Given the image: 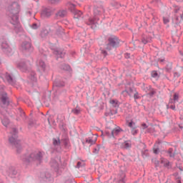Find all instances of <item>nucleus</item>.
<instances>
[{"label":"nucleus","mask_w":183,"mask_h":183,"mask_svg":"<svg viewBox=\"0 0 183 183\" xmlns=\"http://www.w3.org/2000/svg\"><path fill=\"white\" fill-rule=\"evenodd\" d=\"M19 5L18 3L14 2L8 8L7 14L9 17L10 23L14 25V28H17L19 24Z\"/></svg>","instance_id":"1"},{"label":"nucleus","mask_w":183,"mask_h":183,"mask_svg":"<svg viewBox=\"0 0 183 183\" xmlns=\"http://www.w3.org/2000/svg\"><path fill=\"white\" fill-rule=\"evenodd\" d=\"M21 159L25 164H29V162H38L41 164L42 159H44V154L41 152L34 151L28 155L24 154L21 156Z\"/></svg>","instance_id":"2"},{"label":"nucleus","mask_w":183,"mask_h":183,"mask_svg":"<svg viewBox=\"0 0 183 183\" xmlns=\"http://www.w3.org/2000/svg\"><path fill=\"white\" fill-rule=\"evenodd\" d=\"M104 12H105L104 7L102 6H95L94 8V19L89 18L88 21H86V25H90L92 29H96L97 24H98V21H99V18L98 16L102 15Z\"/></svg>","instance_id":"3"},{"label":"nucleus","mask_w":183,"mask_h":183,"mask_svg":"<svg viewBox=\"0 0 183 183\" xmlns=\"http://www.w3.org/2000/svg\"><path fill=\"white\" fill-rule=\"evenodd\" d=\"M10 134L11 136L9 137V142L16 148L17 154H21L22 147L21 146V141L18 140V129L13 128Z\"/></svg>","instance_id":"4"},{"label":"nucleus","mask_w":183,"mask_h":183,"mask_svg":"<svg viewBox=\"0 0 183 183\" xmlns=\"http://www.w3.org/2000/svg\"><path fill=\"white\" fill-rule=\"evenodd\" d=\"M119 39L116 36L109 37L106 49H107V51H111V49L118 48V46H119Z\"/></svg>","instance_id":"5"},{"label":"nucleus","mask_w":183,"mask_h":183,"mask_svg":"<svg viewBox=\"0 0 183 183\" xmlns=\"http://www.w3.org/2000/svg\"><path fill=\"white\" fill-rule=\"evenodd\" d=\"M20 51H21L22 54L24 55H30L34 52V46H32L31 42L24 41L21 44Z\"/></svg>","instance_id":"6"},{"label":"nucleus","mask_w":183,"mask_h":183,"mask_svg":"<svg viewBox=\"0 0 183 183\" xmlns=\"http://www.w3.org/2000/svg\"><path fill=\"white\" fill-rule=\"evenodd\" d=\"M122 129L121 127H117L115 129H112L111 127H107L105 132H104V135L106 137H108V138H115L117 137V135H119L121 132H122Z\"/></svg>","instance_id":"7"},{"label":"nucleus","mask_w":183,"mask_h":183,"mask_svg":"<svg viewBox=\"0 0 183 183\" xmlns=\"http://www.w3.org/2000/svg\"><path fill=\"white\" fill-rule=\"evenodd\" d=\"M55 11H56L55 8L46 7L41 10V18H49L50 16H52V15H54Z\"/></svg>","instance_id":"8"},{"label":"nucleus","mask_w":183,"mask_h":183,"mask_svg":"<svg viewBox=\"0 0 183 183\" xmlns=\"http://www.w3.org/2000/svg\"><path fill=\"white\" fill-rule=\"evenodd\" d=\"M1 49L6 55H8V56H11V55L14 54V51L11 47H9V44L6 41H4L1 44Z\"/></svg>","instance_id":"9"},{"label":"nucleus","mask_w":183,"mask_h":183,"mask_svg":"<svg viewBox=\"0 0 183 183\" xmlns=\"http://www.w3.org/2000/svg\"><path fill=\"white\" fill-rule=\"evenodd\" d=\"M17 68L20 69L21 72H25L27 74L28 72H31V67L26 65V62L25 61H20L16 65Z\"/></svg>","instance_id":"10"},{"label":"nucleus","mask_w":183,"mask_h":183,"mask_svg":"<svg viewBox=\"0 0 183 183\" xmlns=\"http://www.w3.org/2000/svg\"><path fill=\"white\" fill-rule=\"evenodd\" d=\"M71 12H72V14H74V18L75 19H79V18H81L82 16V11L77 10L76 9H75V5L72 4L71 6Z\"/></svg>","instance_id":"11"},{"label":"nucleus","mask_w":183,"mask_h":183,"mask_svg":"<svg viewBox=\"0 0 183 183\" xmlns=\"http://www.w3.org/2000/svg\"><path fill=\"white\" fill-rule=\"evenodd\" d=\"M40 178L44 183L51 182V174L49 172H41L40 174Z\"/></svg>","instance_id":"12"},{"label":"nucleus","mask_w":183,"mask_h":183,"mask_svg":"<svg viewBox=\"0 0 183 183\" xmlns=\"http://www.w3.org/2000/svg\"><path fill=\"white\" fill-rule=\"evenodd\" d=\"M1 97L0 99L3 104V105H9V97H8V94L5 92H2L0 93Z\"/></svg>","instance_id":"13"},{"label":"nucleus","mask_w":183,"mask_h":183,"mask_svg":"<svg viewBox=\"0 0 183 183\" xmlns=\"http://www.w3.org/2000/svg\"><path fill=\"white\" fill-rule=\"evenodd\" d=\"M7 172L10 178H16V175H18V171H16V169L14 167H9Z\"/></svg>","instance_id":"14"},{"label":"nucleus","mask_w":183,"mask_h":183,"mask_svg":"<svg viewBox=\"0 0 183 183\" xmlns=\"http://www.w3.org/2000/svg\"><path fill=\"white\" fill-rule=\"evenodd\" d=\"M142 42L144 45L152 42V36L149 34H144L142 37Z\"/></svg>","instance_id":"15"},{"label":"nucleus","mask_w":183,"mask_h":183,"mask_svg":"<svg viewBox=\"0 0 183 183\" xmlns=\"http://www.w3.org/2000/svg\"><path fill=\"white\" fill-rule=\"evenodd\" d=\"M65 86V82L59 79L54 80L53 83L54 88H64Z\"/></svg>","instance_id":"16"},{"label":"nucleus","mask_w":183,"mask_h":183,"mask_svg":"<svg viewBox=\"0 0 183 183\" xmlns=\"http://www.w3.org/2000/svg\"><path fill=\"white\" fill-rule=\"evenodd\" d=\"M50 167L53 168L56 172H58V169H59V164H58V162L54 159H51L50 161Z\"/></svg>","instance_id":"17"},{"label":"nucleus","mask_w":183,"mask_h":183,"mask_svg":"<svg viewBox=\"0 0 183 183\" xmlns=\"http://www.w3.org/2000/svg\"><path fill=\"white\" fill-rule=\"evenodd\" d=\"M54 55H56V59H58V58H64V56H65L66 52L61 49H56L54 51Z\"/></svg>","instance_id":"18"},{"label":"nucleus","mask_w":183,"mask_h":183,"mask_svg":"<svg viewBox=\"0 0 183 183\" xmlns=\"http://www.w3.org/2000/svg\"><path fill=\"white\" fill-rule=\"evenodd\" d=\"M127 174H125V172L121 171L119 174V183H125L127 181Z\"/></svg>","instance_id":"19"},{"label":"nucleus","mask_w":183,"mask_h":183,"mask_svg":"<svg viewBox=\"0 0 183 183\" xmlns=\"http://www.w3.org/2000/svg\"><path fill=\"white\" fill-rule=\"evenodd\" d=\"M66 15H68V11L64 9H61L57 13H56V18H65Z\"/></svg>","instance_id":"20"},{"label":"nucleus","mask_w":183,"mask_h":183,"mask_svg":"<svg viewBox=\"0 0 183 183\" xmlns=\"http://www.w3.org/2000/svg\"><path fill=\"white\" fill-rule=\"evenodd\" d=\"M29 75L28 76L29 79L31 82H36L37 79H36V74L35 71H32V69L29 72Z\"/></svg>","instance_id":"21"},{"label":"nucleus","mask_w":183,"mask_h":183,"mask_svg":"<svg viewBox=\"0 0 183 183\" xmlns=\"http://www.w3.org/2000/svg\"><path fill=\"white\" fill-rule=\"evenodd\" d=\"M6 79L7 81V82H9V84H10L11 85H14L16 82L15 79H14V78H12V76H11V74L6 73Z\"/></svg>","instance_id":"22"},{"label":"nucleus","mask_w":183,"mask_h":183,"mask_svg":"<svg viewBox=\"0 0 183 183\" xmlns=\"http://www.w3.org/2000/svg\"><path fill=\"white\" fill-rule=\"evenodd\" d=\"M126 90H127V94L130 97H132V94L135 93V91H137V89L129 86V85L126 86Z\"/></svg>","instance_id":"23"},{"label":"nucleus","mask_w":183,"mask_h":183,"mask_svg":"<svg viewBox=\"0 0 183 183\" xmlns=\"http://www.w3.org/2000/svg\"><path fill=\"white\" fill-rule=\"evenodd\" d=\"M131 143L128 141L124 142V143L122 144L121 148L123 149H129L131 148Z\"/></svg>","instance_id":"24"},{"label":"nucleus","mask_w":183,"mask_h":183,"mask_svg":"<svg viewBox=\"0 0 183 183\" xmlns=\"http://www.w3.org/2000/svg\"><path fill=\"white\" fill-rule=\"evenodd\" d=\"M38 66L41 68L43 72H45V69H46V64H45L44 61L39 60Z\"/></svg>","instance_id":"25"},{"label":"nucleus","mask_w":183,"mask_h":183,"mask_svg":"<svg viewBox=\"0 0 183 183\" xmlns=\"http://www.w3.org/2000/svg\"><path fill=\"white\" fill-rule=\"evenodd\" d=\"M60 69L62 71H71V66L66 64H62L59 66Z\"/></svg>","instance_id":"26"},{"label":"nucleus","mask_w":183,"mask_h":183,"mask_svg":"<svg viewBox=\"0 0 183 183\" xmlns=\"http://www.w3.org/2000/svg\"><path fill=\"white\" fill-rule=\"evenodd\" d=\"M71 112L74 114V115H79L81 114V108L76 106V108L71 110Z\"/></svg>","instance_id":"27"},{"label":"nucleus","mask_w":183,"mask_h":183,"mask_svg":"<svg viewBox=\"0 0 183 183\" xmlns=\"http://www.w3.org/2000/svg\"><path fill=\"white\" fill-rule=\"evenodd\" d=\"M48 34H49V32L48 31V30L44 29L42 30L40 33V36L41 38H46V36H48Z\"/></svg>","instance_id":"28"},{"label":"nucleus","mask_w":183,"mask_h":183,"mask_svg":"<svg viewBox=\"0 0 183 183\" xmlns=\"http://www.w3.org/2000/svg\"><path fill=\"white\" fill-rule=\"evenodd\" d=\"M167 154L170 158H174L175 157V152H174L173 148H169L167 151Z\"/></svg>","instance_id":"29"},{"label":"nucleus","mask_w":183,"mask_h":183,"mask_svg":"<svg viewBox=\"0 0 183 183\" xmlns=\"http://www.w3.org/2000/svg\"><path fill=\"white\" fill-rule=\"evenodd\" d=\"M142 89H143V91H144V92H146L147 94L148 92H149L152 89V86H145V84H144V86L142 87Z\"/></svg>","instance_id":"30"},{"label":"nucleus","mask_w":183,"mask_h":183,"mask_svg":"<svg viewBox=\"0 0 183 183\" xmlns=\"http://www.w3.org/2000/svg\"><path fill=\"white\" fill-rule=\"evenodd\" d=\"M155 94H157V92L155 89H152L147 94V96L150 97V98H152Z\"/></svg>","instance_id":"31"},{"label":"nucleus","mask_w":183,"mask_h":183,"mask_svg":"<svg viewBox=\"0 0 183 183\" xmlns=\"http://www.w3.org/2000/svg\"><path fill=\"white\" fill-rule=\"evenodd\" d=\"M1 122L4 127H8L9 125V119L4 117L1 119Z\"/></svg>","instance_id":"32"},{"label":"nucleus","mask_w":183,"mask_h":183,"mask_svg":"<svg viewBox=\"0 0 183 183\" xmlns=\"http://www.w3.org/2000/svg\"><path fill=\"white\" fill-rule=\"evenodd\" d=\"M53 145H54V147H59V145H61V140H59V139H56L55 138L53 139Z\"/></svg>","instance_id":"33"},{"label":"nucleus","mask_w":183,"mask_h":183,"mask_svg":"<svg viewBox=\"0 0 183 183\" xmlns=\"http://www.w3.org/2000/svg\"><path fill=\"white\" fill-rule=\"evenodd\" d=\"M20 117L22 118L23 121H25L26 119V117H25V112L22 109H19Z\"/></svg>","instance_id":"34"},{"label":"nucleus","mask_w":183,"mask_h":183,"mask_svg":"<svg viewBox=\"0 0 183 183\" xmlns=\"http://www.w3.org/2000/svg\"><path fill=\"white\" fill-rule=\"evenodd\" d=\"M110 104H112V107L114 108H118V107H119V104L117 100H111Z\"/></svg>","instance_id":"35"},{"label":"nucleus","mask_w":183,"mask_h":183,"mask_svg":"<svg viewBox=\"0 0 183 183\" xmlns=\"http://www.w3.org/2000/svg\"><path fill=\"white\" fill-rule=\"evenodd\" d=\"M112 115H114V112H112L111 109L107 110V112L104 113L105 117H112Z\"/></svg>","instance_id":"36"},{"label":"nucleus","mask_w":183,"mask_h":183,"mask_svg":"<svg viewBox=\"0 0 183 183\" xmlns=\"http://www.w3.org/2000/svg\"><path fill=\"white\" fill-rule=\"evenodd\" d=\"M172 70V63H168L166 66V71L169 72Z\"/></svg>","instance_id":"37"},{"label":"nucleus","mask_w":183,"mask_h":183,"mask_svg":"<svg viewBox=\"0 0 183 183\" xmlns=\"http://www.w3.org/2000/svg\"><path fill=\"white\" fill-rule=\"evenodd\" d=\"M134 99L135 100H137V99H141V96H139V93H138V92H137V90H134Z\"/></svg>","instance_id":"38"},{"label":"nucleus","mask_w":183,"mask_h":183,"mask_svg":"<svg viewBox=\"0 0 183 183\" xmlns=\"http://www.w3.org/2000/svg\"><path fill=\"white\" fill-rule=\"evenodd\" d=\"M86 142L90 144V145H94V144H95V141L92 140V139H86Z\"/></svg>","instance_id":"39"},{"label":"nucleus","mask_w":183,"mask_h":183,"mask_svg":"<svg viewBox=\"0 0 183 183\" xmlns=\"http://www.w3.org/2000/svg\"><path fill=\"white\" fill-rule=\"evenodd\" d=\"M81 51H83L85 54H89V48L88 46H84Z\"/></svg>","instance_id":"40"},{"label":"nucleus","mask_w":183,"mask_h":183,"mask_svg":"<svg viewBox=\"0 0 183 183\" xmlns=\"http://www.w3.org/2000/svg\"><path fill=\"white\" fill-rule=\"evenodd\" d=\"M48 1L53 5H57V4H59V0H48Z\"/></svg>","instance_id":"41"},{"label":"nucleus","mask_w":183,"mask_h":183,"mask_svg":"<svg viewBox=\"0 0 183 183\" xmlns=\"http://www.w3.org/2000/svg\"><path fill=\"white\" fill-rule=\"evenodd\" d=\"M154 154H159V148L157 147V145L154 144V147L153 149Z\"/></svg>","instance_id":"42"},{"label":"nucleus","mask_w":183,"mask_h":183,"mask_svg":"<svg viewBox=\"0 0 183 183\" xmlns=\"http://www.w3.org/2000/svg\"><path fill=\"white\" fill-rule=\"evenodd\" d=\"M142 155L143 158L148 157V150L146 149L144 151H142Z\"/></svg>","instance_id":"43"},{"label":"nucleus","mask_w":183,"mask_h":183,"mask_svg":"<svg viewBox=\"0 0 183 183\" xmlns=\"http://www.w3.org/2000/svg\"><path fill=\"white\" fill-rule=\"evenodd\" d=\"M152 78H157L158 76V72L157 71H152Z\"/></svg>","instance_id":"44"},{"label":"nucleus","mask_w":183,"mask_h":183,"mask_svg":"<svg viewBox=\"0 0 183 183\" xmlns=\"http://www.w3.org/2000/svg\"><path fill=\"white\" fill-rule=\"evenodd\" d=\"M122 95H123V97H128V90H127L126 87L125 89L122 92Z\"/></svg>","instance_id":"45"},{"label":"nucleus","mask_w":183,"mask_h":183,"mask_svg":"<svg viewBox=\"0 0 183 183\" xmlns=\"http://www.w3.org/2000/svg\"><path fill=\"white\" fill-rule=\"evenodd\" d=\"M173 99L174 102H178V99H179V96L177 94H174Z\"/></svg>","instance_id":"46"},{"label":"nucleus","mask_w":183,"mask_h":183,"mask_svg":"<svg viewBox=\"0 0 183 183\" xmlns=\"http://www.w3.org/2000/svg\"><path fill=\"white\" fill-rule=\"evenodd\" d=\"M135 128H137V127H134L132 128V135H137V134H138V130L135 129Z\"/></svg>","instance_id":"47"},{"label":"nucleus","mask_w":183,"mask_h":183,"mask_svg":"<svg viewBox=\"0 0 183 183\" xmlns=\"http://www.w3.org/2000/svg\"><path fill=\"white\" fill-rule=\"evenodd\" d=\"M31 28L32 29H38V28H39V25H38L36 23H34L31 25Z\"/></svg>","instance_id":"48"},{"label":"nucleus","mask_w":183,"mask_h":183,"mask_svg":"<svg viewBox=\"0 0 183 183\" xmlns=\"http://www.w3.org/2000/svg\"><path fill=\"white\" fill-rule=\"evenodd\" d=\"M128 127H129L130 128H134V127H137V126H135V124L134 123V122H130L129 123V124H128Z\"/></svg>","instance_id":"49"},{"label":"nucleus","mask_w":183,"mask_h":183,"mask_svg":"<svg viewBox=\"0 0 183 183\" xmlns=\"http://www.w3.org/2000/svg\"><path fill=\"white\" fill-rule=\"evenodd\" d=\"M101 54H102V55H103L104 58H105V56H107L108 55V53L105 50H102Z\"/></svg>","instance_id":"50"},{"label":"nucleus","mask_w":183,"mask_h":183,"mask_svg":"<svg viewBox=\"0 0 183 183\" xmlns=\"http://www.w3.org/2000/svg\"><path fill=\"white\" fill-rule=\"evenodd\" d=\"M99 105H100V107H99V109L100 110L104 109V103L102 102H99Z\"/></svg>","instance_id":"51"},{"label":"nucleus","mask_w":183,"mask_h":183,"mask_svg":"<svg viewBox=\"0 0 183 183\" xmlns=\"http://www.w3.org/2000/svg\"><path fill=\"white\" fill-rule=\"evenodd\" d=\"M174 78H179V76H181V74L178 72H174Z\"/></svg>","instance_id":"52"},{"label":"nucleus","mask_w":183,"mask_h":183,"mask_svg":"<svg viewBox=\"0 0 183 183\" xmlns=\"http://www.w3.org/2000/svg\"><path fill=\"white\" fill-rule=\"evenodd\" d=\"M163 21H164V24H168V22H169V19L168 18L164 17Z\"/></svg>","instance_id":"53"},{"label":"nucleus","mask_w":183,"mask_h":183,"mask_svg":"<svg viewBox=\"0 0 183 183\" xmlns=\"http://www.w3.org/2000/svg\"><path fill=\"white\" fill-rule=\"evenodd\" d=\"M130 56H131V54H129V53H126L124 54V58H126V59H129V58H130Z\"/></svg>","instance_id":"54"},{"label":"nucleus","mask_w":183,"mask_h":183,"mask_svg":"<svg viewBox=\"0 0 183 183\" xmlns=\"http://www.w3.org/2000/svg\"><path fill=\"white\" fill-rule=\"evenodd\" d=\"M82 167V162H78L76 168H81Z\"/></svg>","instance_id":"55"},{"label":"nucleus","mask_w":183,"mask_h":183,"mask_svg":"<svg viewBox=\"0 0 183 183\" xmlns=\"http://www.w3.org/2000/svg\"><path fill=\"white\" fill-rule=\"evenodd\" d=\"M99 152V149L98 148H94L93 150L94 154H98Z\"/></svg>","instance_id":"56"},{"label":"nucleus","mask_w":183,"mask_h":183,"mask_svg":"<svg viewBox=\"0 0 183 183\" xmlns=\"http://www.w3.org/2000/svg\"><path fill=\"white\" fill-rule=\"evenodd\" d=\"M62 141L64 142V145H65V147H66V145H68V139H64Z\"/></svg>","instance_id":"57"},{"label":"nucleus","mask_w":183,"mask_h":183,"mask_svg":"<svg viewBox=\"0 0 183 183\" xmlns=\"http://www.w3.org/2000/svg\"><path fill=\"white\" fill-rule=\"evenodd\" d=\"M142 127L143 129H147V128H148V126L145 123L142 124Z\"/></svg>","instance_id":"58"},{"label":"nucleus","mask_w":183,"mask_h":183,"mask_svg":"<svg viewBox=\"0 0 183 183\" xmlns=\"http://www.w3.org/2000/svg\"><path fill=\"white\" fill-rule=\"evenodd\" d=\"M170 109H172L173 111H177V109L175 107V105H171L169 107Z\"/></svg>","instance_id":"59"},{"label":"nucleus","mask_w":183,"mask_h":183,"mask_svg":"<svg viewBox=\"0 0 183 183\" xmlns=\"http://www.w3.org/2000/svg\"><path fill=\"white\" fill-rule=\"evenodd\" d=\"M64 183H72V180L71 179H66Z\"/></svg>","instance_id":"60"},{"label":"nucleus","mask_w":183,"mask_h":183,"mask_svg":"<svg viewBox=\"0 0 183 183\" xmlns=\"http://www.w3.org/2000/svg\"><path fill=\"white\" fill-rule=\"evenodd\" d=\"M113 112V115H115L116 114H118V110L115 109V110H112Z\"/></svg>","instance_id":"61"},{"label":"nucleus","mask_w":183,"mask_h":183,"mask_svg":"<svg viewBox=\"0 0 183 183\" xmlns=\"http://www.w3.org/2000/svg\"><path fill=\"white\" fill-rule=\"evenodd\" d=\"M179 54H180V55L182 56V61L183 62V51H179Z\"/></svg>","instance_id":"62"},{"label":"nucleus","mask_w":183,"mask_h":183,"mask_svg":"<svg viewBox=\"0 0 183 183\" xmlns=\"http://www.w3.org/2000/svg\"><path fill=\"white\" fill-rule=\"evenodd\" d=\"M179 127L181 129H182V128H183V124H179Z\"/></svg>","instance_id":"63"},{"label":"nucleus","mask_w":183,"mask_h":183,"mask_svg":"<svg viewBox=\"0 0 183 183\" xmlns=\"http://www.w3.org/2000/svg\"><path fill=\"white\" fill-rule=\"evenodd\" d=\"M180 19H181L180 17H178V16L176 17V20H177L179 23L181 22V21H179Z\"/></svg>","instance_id":"64"}]
</instances>
